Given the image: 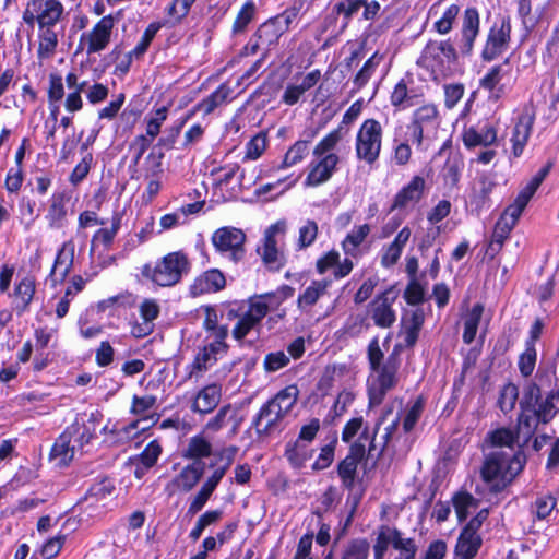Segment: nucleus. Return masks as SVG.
<instances>
[{
    "label": "nucleus",
    "instance_id": "1",
    "mask_svg": "<svg viewBox=\"0 0 559 559\" xmlns=\"http://www.w3.org/2000/svg\"><path fill=\"white\" fill-rule=\"evenodd\" d=\"M485 442L493 450L486 454L480 475L489 485L490 491L498 493L523 471L526 455L523 448H520L516 433L510 428L501 427L489 431Z\"/></svg>",
    "mask_w": 559,
    "mask_h": 559
},
{
    "label": "nucleus",
    "instance_id": "2",
    "mask_svg": "<svg viewBox=\"0 0 559 559\" xmlns=\"http://www.w3.org/2000/svg\"><path fill=\"white\" fill-rule=\"evenodd\" d=\"M519 404L520 409L530 411L542 424H548L559 411V390L549 392L543 399L540 388L534 382H528L524 386Z\"/></svg>",
    "mask_w": 559,
    "mask_h": 559
},
{
    "label": "nucleus",
    "instance_id": "3",
    "mask_svg": "<svg viewBox=\"0 0 559 559\" xmlns=\"http://www.w3.org/2000/svg\"><path fill=\"white\" fill-rule=\"evenodd\" d=\"M189 261L182 252H171L152 269L148 264L142 269V275L151 278L162 287L177 284L185 272L189 270Z\"/></svg>",
    "mask_w": 559,
    "mask_h": 559
},
{
    "label": "nucleus",
    "instance_id": "4",
    "mask_svg": "<svg viewBox=\"0 0 559 559\" xmlns=\"http://www.w3.org/2000/svg\"><path fill=\"white\" fill-rule=\"evenodd\" d=\"M382 145V127L376 119H367L361 124L356 138L358 159L372 165L380 155Z\"/></svg>",
    "mask_w": 559,
    "mask_h": 559
},
{
    "label": "nucleus",
    "instance_id": "5",
    "mask_svg": "<svg viewBox=\"0 0 559 559\" xmlns=\"http://www.w3.org/2000/svg\"><path fill=\"white\" fill-rule=\"evenodd\" d=\"M457 52L450 40H429L417 61L420 67L432 71L442 70L444 63H455Z\"/></svg>",
    "mask_w": 559,
    "mask_h": 559
},
{
    "label": "nucleus",
    "instance_id": "6",
    "mask_svg": "<svg viewBox=\"0 0 559 559\" xmlns=\"http://www.w3.org/2000/svg\"><path fill=\"white\" fill-rule=\"evenodd\" d=\"M361 439H368L366 430L360 435L359 439L350 445L348 454L337 465L338 477L342 480V485L347 490H353L357 477L358 463L364 460L366 454V448Z\"/></svg>",
    "mask_w": 559,
    "mask_h": 559
},
{
    "label": "nucleus",
    "instance_id": "7",
    "mask_svg": "<svg viewBox=\"0 0 559 559\" xmlns=\"http://www.w3.org/2000/svg\"><path fill=\"white\" fill-rule=\"evenodd\" d=\"M246 234L236 227H221L212 236L214 247L221 252H230L231 259L237 262L242 259Z\"/></svg>",
    "mask_w": 559,
    "mask_h": 559
},
{
    "label": "nucleus",
    "instance_id": "8",
    "mask_svg": "<svg viewBox=\"0 0 559 559\" xmlns=\"http://www.w3.org/2000/svg\"><path fill=\"white\" fill-rule=\"evenodd\" d=\"M511 39V22L510 17H503L499 27L493 25L487 37L486 45L481 52L485 61H491L502 53L508 47Z\"/></svg>",
    "mask_w": 559,
    "mask_h": 559
},
{
    "label": "nucleus",
    "instance_id": "9",
    "mask_svg": "<svg viewBox=\"0 0 559 559\" xmlns=\"http://www.w3.org/2000/svg\"><path fill=\"white\" fill-rule=\"evenodd\" d=\"M114 28V19L111 15L104 16L88 34H83L81 41L86 40L87 55L99 52L104 50L110 41L111 32Z\"/></svg>",
    "mask_w": 559,
    "mask_h": 559
},
{
    "label": "nucleus",
    "instance_id": "10",
    "mask_svg": "<svg viewBox=\"0 0 559 559\" xmlns=\"http://www.w3.org/2000/svg\"><path fill=\"white\" fill-rule=\"evenodd\" d=\"M286 417L281 411V407H276V404L269 400L259 411L252 421V426L259 436H270L273 431L278 428L280 423Z\"/></svg>",
    "mask_w": 559,
    "mask_h": 559
},
{
    "label": "nucleus",
    "instance_id": "11",
    "mask_svg": "<svg viewBox=\"0 0 559 559\" xmlns=\"http://www.w3.org/2000/svg\"><path fill=\"white\" fill-rule=\"evenodd\" d=\"M205 463L203 461H194L185 466L181 472L167 485L166 490L169 495L176 490L189 492L200 481L204 474Z\"/></svg>",
    "mask_w": 559,
    "mask_h": 559
},
{
    "label": "nucleus",
    "instance_id": "12",
    "mask_svg": "<svg viewBox=\"0 0 559 559\" xmlns=\"http://www.w3.org/2000/svg\"><path fill=\"white\" fill-rule=\"evenodd\" d=\"M340 158L334 153L320 157L318 162L309 165V173L306 177L305 185L308 187H317L326 182L336 169Z\"/></svg>",
    "mask_w": 559,
    "mask_h": 559
},
{
    "label": "nucleus",
    "instance_id": "13",
    "mask_svg": "<svg viewBox=\"0 0 559 559\" xmlns=\"http://www.w3.org/2000/svg\"><path fill=\"white\" fill-rule=\"evenodd\" d=\"M479 13L475 8H467L464 11L459 49L463 56H469L473 51L474 41L479 34Z\"/></svg>",
    "mask_w": 559,
    "mask_h": 559
},
{
    "label": "nucleus",
    "instance_id": "14",
    "mask_svg": "<svg viewBox=\"0 0 559 559\" xmlns=\"http://www.w3.org/2000/svg\"><path fill=\"white\" fill-rule=\"evenodd\" d=\"M81 429V424L76 420L71 424L57 439L52 449L51 456L53 459H59L60 465H68L70 461H72L76 445H70L71 440L79 433Z\"/></svg>",
    "mask_w": 559,
    "mask_h": 559
},
{
    "label": "nucleus",
    "instance_id": "15",
    "mask_svg": "<svg viewBox=\"0 0 559 559\" xmlns=\"http://www.w3.org/2000/svg\"><path fill=\"white\" fill-rule=\"evenodd\" d=\"M534 120L535 114L530 111L527 108H525L520 115L511 139L513 143V155L515 157H519L523 153L524 146L530 138Z\"/></svg>",
    "mask_w": 559,
    "mask_h": 559
},
{
    "label": "nucleus",
    "instance_id": "16",
    "mask_svg": "<svg viewBox=\"0 0 559 559\" xmlns=\"http://www.w3.org/2000/svg\"><path fill=\"white\" fill-rule=\"evenodd\" d=\"M225 474L226 467H219L214 471L212 476L202 485L199 492L190 502L188 508L189 514L194 515L203 509V507L205 506V503L207 502V500L210 499L213 491L217 487L221 479L225 476Z\"/></svg>",
    "mask_w": 559,
    "mask_h": 559
},
{
    "label": "nucleus",
    "instance_id": "17",
    "mask_svg": "<svg viewBox=\"0 0 559 559\" xmlns=\"http://www.w3.org/2000/svg\"><path fill=\"white\" fill-rule=\"evenodd\" d=\"M392 289H388L373 301L372 319L380 328H390L395 322V313L391 307L395 296L389 297Z\"/></svg>",
    "mask_w": 559,
    "mask_h": 559
},
{
    "label": "nucleus",
    "instance_id": "18",
    "mask_svg": "<svg viewBox=\"0 0 559 559\" xmlns=\"http://www.w3.org/2000/svg\"><path fill=\"white\" fill-rule=\"evenodd\" d=\"M222 397V389L218 384H209L199 391L191 409L200 414H209L218 405Z\"/></svg>",
    "mask_w": 559,
    "mask_h": 559
},
{
    "label": "nucleus",
    "instance_id": "19",
    "mask_svg": "<svg viewBox=\"0 0 559 559\" xmlns=\"http://www.w3.org/2000/svg\"><path fill=\"white\" fill-rule=\"evenodd\" d=\"M402 345H395L392 353L388 356L386 360L380 365V368L371 369L377 372V381L382 385L394 388L397 383V371L400 368V353Z\"/></svg>",
    "mask_w": 559,
    "mask_h": 559
},
{
    "label": "nucleus",
    "instance_id": "20",
    "mask_svg": "<svg viewBox=\"0 0 559 559\" xmlns=\"http://www.w3.org/2000/svg\"><path fill=\"white\" fill-rule=\"evenodd\" d=\"M226 285V280L224 274L217 270L212 269L204 272L201 276H199L191 289L194 295L205 294L211 292H218L223 289Z\"/></svg>",
    "mask_w": 559,
    "mask_h": 559
},
{
    "label": "nucleus",
    "instance_id": "21",
    "mask_svg": "<svg viewBox=\"0 0 559 559\" xmlns=\"http://www.w3.org/2000/svg\"><path fill=\"white\" fill-rule=\"evenodd\" d=\"M74 259V246L71 242H66L58 251L55 260L53 267L50 272V277L53 281H63L70 273Z\"/></svg>",
    "mask_w": 559,
    "mask_h": 559
},
{
    "label": "nucleus",
    "instance_id": "22",
    "mask_svg": "<svg viewBox=\"0 0 559 559\" xmlns=\"http://www.w3.org/2000/svg\"><path fill=\"white\" fill-rule=\"evenodd\" d=\"M539 424H542V421L534 415V413L521 409L514 431L521 442L520 448L524 449L527 445Z\"/></svg>",
    "mask_w": 559,
    "mask_h": 559
},
{
    "label": "nucleus",
    "instance_id": "23",
    "mask_svg": "<svg viewBox=\"0 0 559 559\" xmlns=\"http://www.w3.org/2000/svg\"><path fill=\"white\" fill-rule=\"evenodd\" d=\"M424 188L425 180L419 176L414 177L412 181L395 195L391 211L403 209L409 202L418 201L421 198Z\"/></svg>",
    "mask_w": 559,
    "mask_h": 559
},
{
    "label": "nucleus",
    "instance_id": "24",
    "mask_svg": "<svg viewBox=\"0 0 559 559\" xmlns=\"http://www.w3.org/2000/svg\"><path fill=\"white\" fill-rule=\"evenodd\" d=\"M36 290L35 278L33 276H25L22 278L14 288L15 310L17 314L25 312L32 302Z\"/></svg>",
    "mask_w": 559,
    "mask_h": 559
},
{
    "label": "nucleus",
    "instance_id": "25",
    "mask_svg": "<svg viewBox=\"0 0 559 559\" xmlns=\"http://www.w3.org/2000/svg\"><path fill=\"white\" fill-rule=\"evenodd\" d=\"M481 546V537L462 531L455 546L457 559H473Z\"/></svg>",
    "mask_w": 559,
    "mask_h": 559
},
{
    "label": "nucleus",
    "instance_id": "26",
    "mask_svg": "<svg viewBox=\"0 0 559 559\" xmlns=\"http://www.w3.org/2000/svg\"><path fill=\"white\" fill-rule=\"evenodd\" d=\"M231 93V88L226 84H221L211 95L200 102L192 110L191 115L202 111L203 115H210L219 105L225 103Z\"/></svg>",
    "mask_w": 559,
    "mask_h": 559
},
{
    "label": "nucleus",
    "instance_id": "27",
    "mask_svg": "<svg viewBox=\"0 0 559 559\" xmlns=\"http://www.w3.org/2000/svg\"><path fill=\"white\" fill-rule=\"evenodd\" d=\"M261 259L271 271H278L284 264V258L277 249L275 239L264 238L262 251L259 250Z\"/></svg>",
    "mask_w": 559,
    "mask_h": 559
},
{
    "label": "nucleus",
    "instance_id": "28",
    "mask_svg": "<svg viewBox=\"0 0 559 559\" xmlns=\"http://www.w3.org/2000/svg\"><path fill=\"white\" fill-rule=\"evenodd\" d=\"M383 55L376 51L361 67L353 79L355 90L362 88L374 74L377 68L383 60Z\"/></svg>",
    "mask_w": 559,
    "mask_h": 559
},
{
    "label": "nucleus",
    "instance_id": "29",
    "mask_svg": "<svg viewBox=\"0 0 559 559\" xmlns=\"http://www.w3.org/2000/svg\"><path fill=\"white\" fill-rule=\"evenodd\" d=\"M39 45L37 55L39 59H49L51 58L58 46V35L52 29V26H46L45 28H39Z\"/></svg>",
    "mask_w": 559,
    "mask_h": 559
},
{
    "label": "nucleus",
    "instance_id": "30",
    "mask_svg": "<svg viewBox=\"0 0 559 559\" xmlns=\"http://www.w3.org/2000/svg\"><path fill=\"white\" fill-rule=\"evenodd\" d=\"M330 282L328 281H313L297 299L299 309H305L316 305L319 298L326 293Z\"/></svg>",
    "mask_w": 559,
    "mask_h": 559
},
{
    "label": "nucleus",
    "instance_id": "31",
    "mask_svg": "<svg viewBox=\"0 0 559 559\" xmlns=\"http://www.w3.org/2000/svg\"><path fill=\"white\" fill-rule=\"evenodd\" d=\"M531 199L532 195L522 189L514 202L506 207L499 218H504V222L509 223L511 226H515Z\"/></svg>",
    "mask_w": 559,
    "mask_h": 559
},
{
    "label": "nucleus",
    "instance_id": "32",
    "mask_svg": "<svg viewBox=\"0 0 559 559\" xmlns=\"http://www.w3.org/2000/svg\"><path fill=\"white\" fill-rule=\"evenodd\" d=\"M283 34H285L283 32V27H280L276 21L272 17L259 26L254 37L258 38L262 45L271 46L277 44Z\"/></svg>",
    "mask_w": 559,
    "mask_h": 559
},
{
    "label": "nucleus",
    "instance_id": "33",
    "mask_svg": "<svg viewBox=\"0 0 559 559\" xmlns=\"http://www.w3.org/2000/svg\"><path fill=\"white\" fill-rule=\"evenodd\" d=\"M513 228L514 226H511L509 223L504 222V218H499L497 221L492 233V239L487 249V253L491 254V258H493L501 250L504 240L509 238Z\"/></svg>",
    "mask_w": 559,
    "mask_h": 559
},
{
    "label": "nucleus",
    "instance_id": "34",
    "mask_svg": "<svg viewBox=\"0 0 559 559\" xmlns=\"http://www.w3.org/2000/svg\"><path fill=\"white\" fill-rule=\"evenodd\" d=\"M299 395V389L296 384H290L281 390L274 397H272V402L276 404V407H281V411L284 415L293 409L295 404L297 403Z\"/></svg>",
    "mask_w": 559,
    "mask_h": 559
},
{
    "label": "nucleus",
    "instance_id": "35",
    "mask_svg": "<svg viewBox=\"0 0 559 559\" xmlns=\"http://www.w3.org/2000/svg\"><path fill=\"white\" fill-rule=\"evenodd\" d=\"M347 129L343 126H340L332 132H330L326 136H324L313 148V155L318 158L328 155L326 153L333 150L336 144L345 136L347 133Z\"/></svg>",
    "mask_w": 559,
    "mask_h": 559
},
{
    "label": "nucleus",
    "instance_id": "36",
    "mask_svg": "<svg viewBox=\"0 0 559 559\" xmlns=\"http://www.w3.org/2000/svg\"><path fill=\"white\" fill-rule=\"evenodd\" d=\"M212 453V445L201 436L192 437L189 441L188 448L183 452L186 459L201 461V457H207Z\"/></svg>",
    "mask_w": 559,
    "mask_h": 559
},
{
    "label": "nucleus",
    "instance_id": "37",
    "mask_svg": "<svg viewBox=\"0 0 559 559\" xmlns=\"http://www.w3.org/2000/svg\"><path fill=\"white\" fill-rule=\"evenodd\" d=\"M452 501L460 521H464L468 516L471 509L478 507L477 499L466 491L455 493Z\"/></svg>",
    "mask_w": 559,
    "mask_h": 559
},
{
    "label": "nucleus",
    "instance_id": "38",
    "mask_svg": "<svg viewBox=\"0 0 559 559\" xmlns=\"http://www.w3.org/2000/svg\"><path fill=\"white\" fill-rule=\"evenodd\" d=\"M309 153V141L300 140L293 144L286 152L280 168H286L301 162Z\"/></svg>",
    "mask_w": 559,
    "mask_h": 559
},
{
    "label": "nucleus",
    "instance_id": "39",
    "mask_svg": "<svg viewBox=\"0 0 559 559\" xmlns=\"http://www.w3.org/2000/svg\"><path fill=\"white\" fill-rule=\"evenodd\" d=\"M392 546L400 550L404 559H415L417 546L413 538H403L397 528H392Z\"/></svg>",
    "mask_w": 559,
    "mask_h": 559
},
{
    "label": "nucleus",
    "instance_id": "40",
    "mask_svg": "<svg viewBox=\"0 0 559 559\" xmlns=\"http://www.w3.org/2000/svg\"><path fill=\"white\" fill-rule=\"evenodd\" d=\"M519 399V389L513 383H507L500 391L498 405L500 409L506 414L511 412Z\"/></svg>",
    "mask_w": 559,
    "mask_h": 559
},
{
    "label": "nucleus",
    "instance_id": "41",
    "mask_svg": "<svg viewBox=\"0 0 559 559\" xmlns=\"http://www.w3.org/2000/svg\"><path fill=\"white\" fill-rule=\"evenodd\" d=\"M370 233V226L368 224L360 225L356 229L352 230L343 241V249L346 253H352L356 248L362 243L366 237Z\"/></svg>",
    "mask_w": 559,
    "mask_h": 559
},
{
    "label": "nucleus",
    "instance_id": "42",
    "mask_svg": "<svg viewBox=\"0 0 559 559\" xmlns=\"http://www.w3.org/2000/svg\"><path fill=\"white\" fill-rule=\"evenodd\" d=\"M223 512L221 510L206 511L197 521L195 526L190 532V537L193 540H198L202 535V532L210 525L216 523L222 518Z\"/></svg>",
    "mask_w": 559,
    "mask_h": 559
},
{
    "label": "nucleus",
    "instance_id": "43",
    "mask_svg": "<svg viewBox=\"0 0 559 559\" xmlns=\"http://www.w3.org/2000/svg\"><path fill=\"white\" fill-rule=\"evenodd\" d=\"M255 13V5L253 1H247L238 12L233 25L234 33H241L246 29L248 24L252 21Z\"/></svg>",
    "mask_w": 559,
    "mask_h": 559
},
{
    "label": "nucleus",
    "instance_id": "44",
    "mask_svg": "<svg viewBox=\"0 0 559 559\" xmlns=\"http://www.w3.org/2000/svg\"><path fill=\"white\" fill-rule=\"evenodd\" d=\"M197 0H173L167 8V15L175 22L180 23L190 12Z\"/></svg>",
    "mask_w": 559,
    "mask_h": 559
},
{
    "label": "nucleus",
    "instance_id": "45",
    "mask_svg": "<svg viewBox=\"0 0 559 559\" xmlns=\"http://www.w3.org/2000/svg\"><path fill=\"white\" fill-rule=\"evenodd\" d=\"M536 364V349L533 343H526L525 352L520 356L519 368L524 377H528L534 371Z\"/></svg>",
    "mask_w": 559,
    "mask_h": 559
},
{
    "label": "nucleus",
    "instance_id": "46",
    "mask_svg": "<svg viewBox=\"0 0 559 559\" xmlns=\"http://www.w3.org/2000/svg\"><path fill=\"white\" fill-rule=\"evenodd\" d=\"M390 544H392V528L382 526L373 545L374 559H384Z\"/></svg>",
    "mask_w": 559,
    "mask_h": 559
},
{
    "label": "nucleus",
    "instance_id": "47",
    "mask_svg": "<svg viewBox=\"0 0 559 559\" xmlns=\"http://www.w3.org/2000/svg\"><path fill=\"white\" fill-rule=\"evenodd\" d=\"M555 507L556 499L554 497L543 496L538 497L535 500V502L531 507V510L532 513L535 514L537 519L544 520L551 513Z\"/></svg>",
    "mask_w": 559,
    "mask_h": 559
},
{
    "label": "nucleus",
    "instance_id": "48",
    "mask_svg": "<svg viewBox=\"0 0 559 559\" xmlns=\"http://www.w3.org/2000/svg\"><path fill=\"white\" fill-rule=\"evenodd\" d=\"M266 148V135L262 132L254 135L247 144L246 158L258 159Z\"/></svg>",
    "mask_w": 559,
    "mask_h": 559
},
{
    "label": "nucleus",
    "instance_id": "49",
    "mask_svg": "<svg viewBox=\"0 0 559 559\" xmlns=\"http://www.w3.org/2000/svg\"><path fill=\"white\" fill-rule=\"evenodd\" d=\"M162 447L156 440H153L145 447V449L139 455V460L146 468H151L157 462Z\"/></svg>",
    "mask_w": 559,
    "mask_h": 559
},
{
    "label": "nucleus",
    "instance_id": "50",
    "mask_svg": "<svg viewBox=\"0 0 559 559\" xmlns=\"http://www.w3.org/2000/svg\"><path fill=\"white\" fill-rule=\"evenodd\" d=\"M365 4V0H343L336 3L333 8V12L336 14H343L345 17L344 25L347 24L349 19Z\"/></svg>",
    "mask_w": 559,
    "mask_h": 559
},
{
    "label": "nucleus",
    "instance_id": "51",
    "mask_svg": "<svg viewBox=\"0 0 559 559\" xmlns=\"http://www.w3.org/2000/svg\"><path fill=\"white\" fill-rule=\"evenodd\" d=\"M120 222L121 218L118 215L114 216L111 227L98 229L93 237V241H100L106 247L110 246L120 227Z\"/></svg>",
    "mask_w": 559,
    "mask_h": 559
},
{
    "label": "nucleus",
    "instance_id": "52",
    "mask_svg": "<svg viewBox=\"0 0 559 559\" xmlns=\"http://www.w3.org/2000/svg\"><path fill=\"white\" fill-rule=\"evenodd\" d=\"M289 364V357L284 352L270 353L264 358V369L275 372Z\"/></svg>",
    "mask_w": 559,
    "mask_h": 559
},
{
    "label": "nucleus",
    "instance_id": "53",
    "mask_svg": "<svg viewBox=\"0 0 559 559\" xmlns=\"http://www.w3.org/2000/svg\"><path fill=\"white\" fill-rule=\"evenodd\" d=\"M258 323L251 316H249L247 312L239 319L236 326L233 330V336L237 341H241L246 337V335L254 329Z\"/></svg>",
    "mask_w": 559,
    "mask_h": 559
},
{
    "label": "nucleus",
    "instance_id": "54",
    "mask_svg": "<svg viewBox=\"0 0 559 559\" xmlns=\"http://www.w3.org/2000/svg\"><path fill=\"white\" fill-rule=\"evenodd\" d=\"M318 225L314 221H307L299 230L298 245L300 248L309 247L317 238Z\"/></svg>",
    "mask_w": 559,
    "mask_h": 559
},
{
    "label": "nucleus",
    "instance_id": "55",
    "mask_svg": "<svg viewBox=\"0 0 559 559\" xmlns=\"http://www.w3.org/2000/svg\"><path fill=\"white\" fill-rule=\"evenodd\" d=\"M216 361V357L210 354L205 348H202L195 356L192 369L189 373V378H191L195 372H203L207 369L209 365H212Z\"/></svg>",
    "mask_w": 559,
    "mask_h": 559
},
{
    "label": "nucleus",
    "instance_id": "56",
    "mask_svg": "<svg viewBox=\"0 0 559 559\" xmlns=\"http://www.w3.org/2000/svg\"><path fill=\"white\" fill-rule=\"evenodd\" d=\"M93 160L92 154H87L83 159L74 167L70 175V182L74 186L80 183L90 173L91 164Z\"/></svg>",
    "mask_w": 559,
    "mask_h": 559
},
{
    "label": "nucleus",
    "instance_id": "57",
    "mask_svg": "<svg viewBox=\"0 0 559 559\" xmlns=\"http://www.w3.org/2000/svg\"><path fill=\"white\" fill-rule=\"evenodd\" d=\"M64 95L62 78L58 74L51 73L49 75L48 100L50 104L57 103L62 99Z\"/></svg>",
    "mask_w": 559,
    "mask_h": 559
},
{
    "label": "nucleus",
    "instance_id": "58",
    "mask_svg": "<svg viewBox=\"0 0 559 559\" xmlns=\"http://www.w3.org/2000/svg\"><path fill=\"white\" fill-rule=\"evenodd\" d=\"M424 294V288L417 280H411L404 292V298L408 305H418L423 302Z\"/></svg>",
    "mask_w": 559,
    "mask_h": 559
},
{
    "label": "nucleus",
    "instance_id": "59",
    "mask_svg": "<svg viewBox=\"0 0 559 559\" xmlns=\"http://www.w3.org/2000/svg\"><path fill=\"white\" fill-rule=\"evenodd\" d=\"M368 554V542L365 539L356 540L348 547L342 559H367Z\"/></svg>",
    "mask_w": 559,
    "mask_h": 559
},
{
    "label": "nucleus",
    "instance_id": "60",
    "mask_svg": "<svg viewBox=\"0 0 559 559\" xmlns=\"http://www.w3.org/2000/svg\"><path fill=\"white\" fill-rule=\"evenodd\" d=\"M392 388L389 386V385H382L381 382L379 381H374L368 389V396H369V405L370 406H378L380 405L386 393L391 390Z\"/></svg>",
    "mask_w": 559,
    "mask_h": 559
},
{
    "label": "nucleus",
    "instance_id": "61",
    "mask_svg": "<svg viewBox=\"0 0 559 559\" xmlns=\"http://www.w3.org/2000/svg\"><path fill=\"white\" fill-rule=\"evenodd\" d=\"M424 409V402L421 397H419L413 406L408 409L404 421H403V428L405 432H409L414 426L416 425L418 418L420 417Z\"/></svg>",
    "mask_w": 559,
    "mask_h": 559
},
{
    "label": "nucleus",
    "instance_id": "62",
    "mask_svg": "<svg viewBox=\"0 0 559 559\" xmlns=\"http://www.w3.org/2000/svg\"><path fill=\"white\" fill-rule=\"evenodd\" d=\"M155 115L156 116L154 118H151L147 121V126H146V134L145 135L148 139H152V141L158 135V133L160 131V126L167 117V109L165 107H162L156 110Z\"/></svg>",
    "mask_w": 559,
    "mask_h": 559
},
{
    "label": "nucleus",
    "instance_id": "63",
    "mask_svg": "<svg viewBox=\"0 0 559 559\" xmlns=\"http://www.w3.org/2000/svg\"><path fill=\"white\" fill-rule=\"evenodd\" d=\"M152 144V139H148L146 135H138L133 142L130 144V150L134 151V156L132 164L136 166L142 158L143 154Z\"/></svg>",
    "mask_w": 559,
    "mask_h": 559
},
{
    "label": "nucleus",
    "instance_id": "64",
    "mask_svg": "<svg viewBox=\"0 0 559 559\" xmlns=\"http://www.w3.org/2000/svg\"><path fill=\"white\" fill-rule=\"evenodd\" d=\"M158 31V26L155 24H151L146 31L144 32L141 41L135 46V48L132 50V53H134L135 58H140L145 53L147 50L150 44L152 43L155 34Z\"/></svg>",
    "mask_w": 559,
    "mask_h": 559
}]
</instances>
